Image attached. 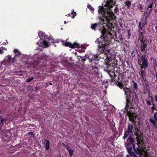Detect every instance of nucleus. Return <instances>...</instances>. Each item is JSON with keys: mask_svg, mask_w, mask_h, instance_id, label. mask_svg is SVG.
I'll return each instance as SVG.
<instances>
[{"mask_svg": "<svg viewBox=\"0 0 157 157\" xmlns=\"http://www.w3.org/2000/svg\"><path fill=\"white\" fill-rule=\"evenodd\" d=\"M103 16L100 18V22L95 23L91 25V28L92 29L96 30L97 27H100L99 31L101 35L99 38H98L95 42L98 44V53L104 54L106 57V59H109L110 57L108 55L111 56L112 54L110 52V49H108L110 44L109 37L111 36V32L114 28L113 24L112 23L116 17L114 14L113 19L109 21V22H106V17L102 15Z\"/></svg>", "mask_w": 157, "mask_h": 157, "instance_id": "nucleus-1", "label": "nucleus"}, {"mask_svg": "<svg viewBox=\"0 0 157 157\" xmlns=\"http://www.w3.org/2000/svg\"><path fill=\"white\" fill-rule=\"evenodd\" d=\"M124 94L126 98V105L125 109L127 111V115L129 118V120L132 124L129 123L128 128H133V125H135L140 121L139 117L135 113L128 111V109L129 107L134 109L133 105V102L135 101L137 99V96L136 92L133 90H131L130 88H126L124 89Z\"/></svg>", "mask_w": 157, "mask_h": 157, "instance_id": "nucleus-2", "label": "nucleus"}, {"mask_svg": "<svg viewBox=\"0 0 157 157\" xmlns=\"http://www.w3.org/2000/svg\"><path fill=\"white\" fill-rule=\"evenodd\" d=\"M140 42V51L146 54L147 52L148 40L146 38H145L144 40H141Z\"/></svg>", "mask_w": 157, "mask_h": 157, "instance_id": "nucleus-3", "label": "nucleus"}, {"mask_svg": "<svg viewBox=\"0 0 157 157\" xmlns=\"http://www.w3.org/2000/svg\"><path fill=\"white\" fill-rule=\"evenodd\" d=\"M146 56V55L145 54H141V56H140L141 61H139L138 60V62L140 64V65L141 66L140 67L147 68L148 67V63Z\"/></svg>", "mask_w": 157, "mask_h": 157, "instance_id": "nucleus-4", "label": "nucleus"}, {"mask_svg": "<svg viewBox=\"0 0 157 157\" xmlns=\"http://www.w3.org/2000/svg\"><path fill=\"white\" fill-rule=\"evenodd\" d=\"M105 67L104 69V71L106 72L111 77V80L112 82H113L114 81L116 82L115 80L114 79L115 78L114 77L115 75L116 76L115 72L111 70H108L109 67L110 66V65L108 63H105Z\"/></svg>", "mask_w": 157, "mask_h": 157, "instance_id": "nucleus-5", "label": "nucleus"}, {"mask_svg": "<svg viewBox=\"0 0 157 157\" xmlns=\"http://www.w3.org/2000/svg\"><path fill=\"white\" fill-rule=\"evenodd\" d=\"M146 68L140 67V71L139 72V74L141 76V80L144 82H147L146 79V72L145 71V69Z\"/></svg>", "mask_w": 157, "mask_h": 157, "instance_id": "nucleus-6", "label": "nucleus"}, {"mask_svg": "<svg viewBox=\"0 0 157 157\" xmlns=\"http://www.w3.org/2000/svg\"><path fill=\"white\" fill-rule=\"evenodd\" d=\"M127 141L128 142H129V143L128 144H130L131 145H132L133 149L136 154L137 155H138L139 152L138 149L137 148H136L135 147V142L134 139L130 136H129L127 139Z\"/></svg>", "mask_w": 157, "mask_h": 157, "instance_id": "nucleus-7", "label": "nucleus"}, {"mask_svg": "<svg viewBox=\"0 0 157 157\" xmlns=\"http://www.w3.org/2000/svg\"><path fill=\"white\" fill-rule=\"evenodd\" d=\"M156 110L157 111V110ZM149 121L151 124L157 128V112L154 113L153 119L151 118Z\"/></svg>", "mask_w": 157, "mask_h": 157, "instance_id": "nucleus-8", "label": "nucleus"}, {"mask_svg": "<svg viewBox=\"0 0 157 157\" xmlns=\"http://www.w3.org/2000/svg\"><path fill=\"white\" fill-rule=\"evenodd\" d=\"M149 97L146 99V104L148 106H150L152 105V103H154L153 102L154 100V98L149 94Z\"/></svg>", "mask_w": 157, "mask_h": 157, "instance_id": "nucleus-9", "label": "nucleus"}, {"mask_svg": "<svg viewBox=\"0 0 157 157\" xmlns=\"http://www.w3.org/2000/svg\"><path fill=\"white\" fill-rule=\"evenodd\" d=\"M133 128H128V130H126L124 133V135L123 137V139H124L126 138L128 136L129 134L132 135L133 132H132V129Z\"/></svg>", "mask_w": 157, "mask_h": 157, "instance_id": "nucleus-10", "label": "nucleus"}, {"mask_svg": "<svg viewBox=\"0 0 157 157\" xmlns=\"http://www.w3.org/2000/svg\"><path fill=\"white\" fill-rule=\"evenodd\" d=\"M98 64L97 63H93L91 65V67L90 68V70L94 71V72H96L98 71Z\"/></svg>", "mask_w": 157, "mask_h": 157, "instance_id": "nucleus-11", "label": "nucleus"}, {"mask_svg": "<svg viewBox=\"0 0 157 157\" xmlns=\"http://www.w3.org/2000/svg\"><path fill=\"white\" fill-rule=\"evenodd\" d=\"M43 144L45 146V149L47 151L49 148V141L45 139L43 140Z\"/></svg>", "mask_w": 157, "mask_h": 157, "instance_id": "nucleus-12", "label": "nucleus"}, {"mask_svg": "<svg viewBox=\"0 0 157 157\" xmlns=\"http://www.w3.org/2000/svg\"><path fill=\"white\" fill-rule=\"evenodd\" d=\"M38 35L40 38L42 40L44 38L45 39L48 38V36L45 33H44L41 31H39L38 32Z\"/></svg>", "mask_w": 157, "mask_h": 157, "instance_id": "nucleus-13", "label": "nucleus"}, {"mask_svg": "<svg viewBox=\"0 0 157 157\" xmlns=\"http://www.w3.org/2000/svg\"><path fill=\"white\" fill-rule=\"evenodd\" d=\"M78 60L79 61H81L82 63V64H83L84 63V62L86 60L87 57L86 56H78Z\"/></svg>", "mask_w": 157, "mask_h": 157, "instance_id": "nucleus-14", "label": "nucleus"}, {"mask_svg": "<svg viewBox=\"0 0 157 157\" xmlns=\"http://www.w3.org/2000/svg\"><path fill=\"white\" fill-rule=\"evenodd\" d=\"M125 145L128 153L132 151V146L130 144H125Z\"/></svg>", "mask_w": 157, "mask_h": 157, "instance_id": "nucleus-15", "label": "nucleus"}, {"mask_svg": "<svg viewBox=\"0 0 157 157\" xmlns=\"http://www.w3.org/2000/svg\"><path fill=\"white\" fill-rule=\"evenodd\" d=\"M71 48H79L80 47V44L77 43L76 42H75L73 44H71Z\"/></svg>", "mask_w": 157, "mask_h": 157, "instance_id": "nucleus-16", "label": "nucleus"}, {"mask_svg": "<svg viewBox=\"0 0 157 157\" xmlns=\"http://www.w3.org/2000/svg\"><path fill=\"white\" fill-rule=\"evenodd\" d=\"M98 56L97 55H95L93 56L92 57L91 59H90V62H93L94 61H96L97 60H99V59H98Z\"/></svg>", "mask_w": 157, "mask_h": 157, "instance_id": "nucleus-17", "label": "nucleus"}, {"mask_svg": "<svg viewBox=\"0 0 157 157\" xmlns=\"http://www.w3.org/2000/svg\"><path fill=\"white\" fill-rule=\"evenodd\" d=\"M139 33V38L138 39L140 41L141 40H144L145 38H144V36L143 35V33L142 32H140V33Z\"/></svg>", "mask_w": 157, "mask_h": 157, "instance_id": "nucleus-18", "label": "nucleus"}, {"mask_svg": "<svg viewBox=\"0 0 157 157\" xmlns=\"http://www.w3.org/2000/svg\"><path fill=\"white\" fill-rule=\"evenodd\" d=\"M132 86L137 91L138 89V85L137 82L134 80L132 81Z\"/></svg>", "mask_w": 157, "mask_h": 157, "instance_id": "nucleus-19", "label": "nucleus"}, {"mask_svg": "<svg viewBox=\"0 0 157 157\" xmlns=\"http://www.w3.org/2000/svg\"><path fill=\"white\" fill-rule=\"evenodd\" d=\"M128 154L132 156V157H143L141 155H140L138 157L135 154V153L132 151H131L130 152H128Z\"/></svg>", "mask_w": 157, "mask_h": 157, "instance_id": "nucleus-20", "label": "nucleus"}, {"mask_svg": "<svg viewBox=\"0 0 157 157\" xmlns=\"http://www.w3.org/2000/svg\"><path fill=\"white\" fill-rule=\"evenodd\" d=\"M156 0H151L150 2V3L147 6V9L152 8L153 6V5L155 3V1Z\"/></svg>", "mask_w": 157, "mask_h": 157, "instance_id": "nucleus-21", "label": "nucleus"}, {"mask_svg": "<svg viewBox=\"0 0 157 157\" xmlns=\"http://www.w3.org/2000/svg\"><path fill=\"white\" fill-rule=\"evenodd\" d=\"M0 118H1V121L0 122V126L1 127H2L4 125V122L6 121V120L5 119L2 118V117L0 116Z\"/></svg>", "mask_w": 157, "mask_h": 157, "instance_id": "nucleus-22", "label": "nucleus"}, {"mask_svg": "<svg viewBox=\"0 0 157 157\" xmlns=\"http://www.w3.org/2000/svg\"><path fill=\"white\" fill-rule=\"evenodd\" d=\"M43 44L45 47L47 48L49 46V42L44 40H43Z\"/></svg>", "mask_w": 157, "mask_h": 157, "instance_id": "nucleus-23", "label": "nucleus"}, {"mask_svg": "<svg viewBox=\"0 0 157 157\" xmlns=\"http://www.w3.org/2000/svg\"><path fill=\"white\" fill-rule=\"evenodd\" d=\"M147 86H146V87L144 88V93L145 94H149V91L147 89Z\"/></svg>", "mask_w": 157, "mask_h": 157, "instance_id": "nucleus-24", "label": "nucleus"}, {"mask_svg": "<svg viewBox=\"0 0 157 157\" xmlns=\"http://www.w3.org/2000/svg\"><path fill=\"white\" fill-rule=\"evenodd\" d=\"M34 78L33 77H30L28 78L25 80V82H29L33 80Z\"/></svg>", "mask_w": 157, "mask_h": 157, "instance_id": "nucleus-25", "label": "nucleus"}, {"mask_svg": "<svg viewBox=\"0 0 157 157\" xmlns=\"http://www.w3.org/2000/svg\"><path fill=\"white\" fill-rule=\"evenodd\" d=\"M124 4L128 7H130L131 5V2L129 0H127L124 2Z\"/></svg>", "mask_w": 157, "mask_h": 157, "instance_id": "nucleus-26", "label": "nucleus"}, {"mask_svg": "<svg viewBox=\"0 0 157 157\" xmlns=\"http://www.w3.org/2000/svg\"><path fill=\"white\" fill-rule=\"evenodd\" d=\"M13 52L14 53L16 54V56H19L21 54L20 52L17 49H15Z\"/></svg>", "mask_w": 157, "mask_h": 157, "instance_id": "nucleus-27", "label": "nucleus"}, {"mask_svg": "<svg viewBox=\"0 0 157 157\" xmlns=\"http://www.w3.org/2000/svg\"><path fill=\"white\" fill-rule=\"evenodd\" d=\"M145 29L144 27L142 26L140 28L138 29V33L140 32H143L144 31Z\"/></svg>", "mask_w": 157, "mask_h": 157, "instance_id": "nucleus-28", "label": "nucleus"}, {"mask_svg": "<svg viewBox=\"0 0 157 157\" xmlns=\"http://www.w3.org/2000/svg\"><path fill=\"white\" fill-rule=\"evenodd\" d=\"M152 11V8H147V14H149L150 13H151V12Z\"/></svg>", "mask_w": 157, "mask_h": 157, "instance_id": "nucleus-29", "label": "nucleus"}, {"mask_svg": "<svg viewBox=\"0 0 157 157\" xmlns=\"http://www.w3.org/2000/svg\"><path fill=\"white\" fill-rule=\"evenodd\" d=\"M152 106L151 107V109L152 111L153 112H154V111L156 109V108L155 106V103H152Z\"/></svg>", "mask_w": 157, "mask_h": 157, "instance_id": "nucleus-30", "label": "nucleus"}, {"mask_svg": "<svg viewBox=\"0 0 157 157\" xmlns=\"http://www.w3.org/2000/svg\"><path fill=\"white\" fill-rule=\"evenodd\" d=\"M72 10V13H71V14L72 15L74 14V15L72 16V18H74L75 17V16H76V13L75 12L74 9H73Z\"/></svg>", "mask_w": 157, "mask_h": 157, "instance_id": "nucleus-31", "label": "nucleus"}, {"mask_svg": "<svg viewBox=\"0 0 157 157\" xmlns=\"http://www.w3.org/2000/svg\"><path fill=\"white\" fill-rule=\"evenodd\" d=\"M71 43H69L68 42H66L65 44V45L67 47H69L70 48H71Z\"/></svg>", "mask_w": 157, "mask_h": 157, "instance_id": "nucleus-32", "label": "nucleus"}, {"mask_svg": "<svg viewBox=\"0 0 157 157\" xmlns=\"http://www.w3.org/2000/svg\"><path fill=\"white\" fill-rule=\"evenodd\" d=\"M68 151L69 152V155H70L71 156H72V155H73V152H74L73 150L71 149Z\"/></svg>", "mask_w": 157, "mask_h": 157, "instance_id": "nucleus-33", "label": "nucleus"}, {"mask_svg": "<svg viewBox=\"0 0 157 157\" xmlns=\"http://www.w3.org/2000/svg\"><path fill=\"white\" fill-rule=\"evenodd\" d=\"M87 7L91 10L93 11L94 10V9L90 4L88 5Z\"/></svg>", "mask_w": 157, "mask_h": 157, "instance_id": "nucleus-34", "label": "nucleus"}, {"mask_svg": "<svg viewBox=\"0 0 157 157\" xmlns=\"http://www.w3.org/2000/svg\"><path fill=\"white\" fill-rule=\"evenodd\" d=\"M119 11V9L118 8L117 6H116L115 7L114 10V12L115 13H117Z\"/></svg>", "mask_w": 157, "mask_h": 157, "instance_id": "nucleus-35", "label": "nucleus"}, {"mask_svg": "<svg viewBox=\"0 0 157 157\" xmlns=\"http://www.w3.org/2000/svg\"><path fill=\"white\" fill-rule=\"evenodd\" d=\"M63 145L64 147L68 150V151L71 149V148L68 145H65L64 144H63Z\"/></svg>", "mask_w": 157, "mask_h": 157, "instance_id": "nucleus-36", "label": "nucleus"}, {"mask_svg": "<svg viewBox=\"0 0 157 157\" xmlns=\"http://www.w3.org/2000/svg\"><path fill=\"white\" fill-rule=\"evenodd\" d=\"M8 60L9 62H11V61L12 63L13 62V60H12L10 56L8 57Z\"/></svg>", "mask_w": 157, "mask_h": 157, "instance_id": "nucleus-37", "label": "nucleus"}, {"mask_svg": "<svg viewBox=\"0 0 157 157\" xmlns=\"http://www.w3.org/2000/svg\"><path fill=\"white\" fill-rule=\"evenodd\" d=\"M128 38H130L129 37H130V36H131V32L129 30H128Z\"/></svg>", "mask_w": 157, "mask_h": 157, "instance_id": "nucleus-38", "label": "nucleus"}, {"mask_svg": "<svg viewBox=\"0 0 157 157\" xmlns=\"http://www.w3.org/2000/svg\"><path fill=\"white\" fill-rule=\"evenodd\" d=\"M142 23L141 22H140L139 23V25H138V29L140 27H141L142 26Z\"/></svg>", "mask_w": 157, "mask_h": 157, "instance_id": "nucleus-39", "label": "nucleus"}, {"mask_svg": "<svg viewBox=\"0 0 157 157\" xmlns=\"http://www.w3.org/2000/svg\"><path fill=\"white\" fill-rule=\"evenodd\" d=\"M147 24V22H146V21H145L143 23L142 26L144 27V26Z\"/></svg>", "mask_w": 157, "mask_h": 157, "instance_id": "nucleus-40", "label": "nucleus"}, {"mask_svg": "<svg viewBox=\"0 0 157 157\" xmlns=\"http://www.w3.org/2000/svg\"><path fill=\"white\" fill-rule=\"evenodd\" d=\"M28 134H30L33 135V133L32 132H30L28 133Z\"/></svg>", "mask_w": 157, "mask_h": 157, "instance_id": "nucleus-41", "label": "nucleus"}, {"mask_svg": "<svg viewBox=\"0 0 157 157\" xmlns=\"http://www.w3.org/2000/svg\"><path fill=\"white\" fill-rule=\"evenodd\" d=\"M157 66V63H156L155 62V65H154V67L155 68V67H156Z\"/></svg>", "mask_w": 157, "mask_h": 157, "instance_id": "nucleus-42", "label": "nucleus"}, {"mask_svg": "<svg viewBox=\"0 0 157 157\" xmlns=\"http://www.w3.org/2000/svg\"><path fill=\"white\" fill-rule=\"evenodd\" d=\"M155 101H157V95H155Z\"/></svg>", "mask_w": 157, "mask_h": 157, "instance_id": "nucleus-43", "label": "nucleus"}, {"mask_svg": "<svg viewBox=\"0 0 157 157\" xmlns=\"http://www.w3.org/2000/svg\"><path fill=\"white\" fill-rule=\"evenodd\" d=\"M3 52V51L2 50L0 49V53L2 54Z\"/></svg>", "mask_w": 157, "mask_h": 157, "instance_id": "nucleus-44", "label": "nucleus"}, {"mask_svg": "<svg viewBox=\"0 0 157 157\" xmlns=\"http://www.w3.org/2000/svg\"><path fill=\"white\" fill-rule=\"evenodd\" d=\"M156 29V32L157 33V25L155 27Z\"/></svg>", "mask_w": 157, "mask_h": 157, "instance_id": "nucleus-45", "label": "nucleus"}, {"mask_svg": "<svg viewBox=\"0 0 157 157\" xmlns=\"http://www.w3.org/2000/svg\"><path fill=\"white\" fill-rule=\"evenodd\" d=\"M48 84L49 85H52L53 84L51 82H49Z\"/></svg>", "mask_w": 157, "mask_h": 157, "instance_id": "nucleus-46", "label": "nucleus"}, {"mask_svg": "<svg viewBox=\"0 0 157 157\" xmlns=\"http://www.w3.org/2000/svg\"><path fill=\"white\" fill-rule=\"evenodd\" d=\"M135 131H139L138 128H135Z\"/></svg>", "mask_w": 157, "mask_h": 157, "instance_id": "nucleus-47", "label": "nucleus"}, {"mask_svg": "<svg viewBox=\"0 0 157 157\" xmlns=\"http://www.w3.org/2000/svg\"><path fill=\"white\" fill-rule=\"evenodd\" d=\"M143 8V6L142 5H140V9H142Z\"/></svg>", "mask_w": 157, "mask_h": 157, "instance_id": "nucleus-48", "label": "nucleus"}, {"mask_svg": "<svg viewBox=\"0 0 157 157\" xmlns=\"http://www.w3.org/2000/svg\"><path fill=\"white\" fill-rule=\"evenodd\" d=\"M155 74H156V78L157 79V72H156Z\"/></svg>", "mask_w": 157, "mask_h": 157, "instance_id": "nucleus-49", "label": "nucleus"}, {"mask_svg": "<svg viewBox=\"0 0 157 157\" xmlns=\"http://www.w3.org/2000/svg\"><path fill=\"white\" fill-rule=\"evenodd\" d=\"M126 157H130V156L129 155H126Z\"/></svg>", "mask_w": 157, "mask_h": 157, "instance_id": "nucleus-50", "label": "nucleus"}, {"mask_svg": "<svg viewBox=\"0 0 157 157\" xmlns=\"http://www.w3.org/2000/svg\"><path fill=\"white\" fill-rule=\"evenodd\" d=\"M68 15H69V16H71V14H70V13H68Z\"/></svg>", "mask_w": 157, "mask_h": 157, "instance_id": "nucleus-51", "label": "nucleus"}, {"mask_svg": "<svg viewBox=\"0 0 157 157\" xmlns=\"http://www.w3.org/2000/svg\"><path fill=\"white\" fill-rule=\"evenodd\" d=\"M118 82V84H121V82Z\"/></svg>", "mask_w": 157, "mask_h": 157, "instance_id": "nucleus-52", "label": "nucleus"}, {"mask_svg": "<svg viewBox=\"0 0 157 157\" xmlns=\"http://www.w3.org/2000/svg\"><path fill=\"white\" fill-rule=\"evenodd\" d=\"M64 24H66L67 23V22H66V21H64Z\"/></svg>", "mask_w": 157, "mask_h": 157, "instance_id": "nucleus-53", "label": "nucleus"}, {"mask_svg": "<svg viewBox=\"0 0 157 157\" xmlns=\"http://www.w3.org/2000/svg\"><path fill=\"white\" fill-rule=\"evenodd\" d=\"M150 0H147V2H148V1H149Z\"/></svg>", "mask_w": 157, "mask_h": 157, "instance_id": "nucleus-54", "label": "nucleus"}, {"mask_svg": "<svg viewBox=\"0 0 157 157\" xmlns=\"http://www.w3.org/2000/svg\"><path fill=\"white\" fill-rule=\"evenodd\" d=\"M72 157V156H71V155H69V157Z\"/></svg>", "mask_w": 157, "mask_h": 157, "instance_id": "nucleus-55", "label": "nucleus"}, {"mask_svg": "<svg viewBox=\"0 0 157 157\" xmlns=\"http://www.w3.org/2000/svg\"><path fill=\"white\" fill-rule=\"evenodd\" d=\"M156 6V5H155V7Z\"/></svg>", "mask_w": 157, "mask_h": 157, "instance_id": "nucleus-56", "label": "nucleus"}, {"mask_svg": "<svg viewBox=\"0 0 157 157\" xmlns=\"http://www.w3.org/2000/svg\"><path fill=\"white\" fill-rule=\"evenodd\" d=\"M134 134H136L134 132Z\"/></svg>", "mask_w": 157, "mask_h": 157, "instance_id": "nucleus-57", "label": "nucleus"}, {"mask_svg": "<svg viewBox=\"0 0 157 157\" xmlns=\"http://www.w3.org/2000/svg\"><path fill=\"white\" fill-rule=\"evenodd\" d=\"M5 44H6V43H5Z\"/></svg>", "mask_w": 157, "mask_h": 157, "instance_id": "nucleus-58", "label": "nucleus"}, {"mask_svg": "<svg viewBox=\"0 0 157 157\" xmlns=\"http://www.w3.org/2000/svg\"><path fill=\"white\" fill-rule=\"evenodd\" d=\"M5 44H6V43H5Z\"/></svg>", "mask_w": 157, "mask_h": 157, "instance_id": "nucleus-59", "label": "nucleus"}, {"mask_svg": "<svg viewBox=\"0 0 157 157\" xmlns=\"http://www.w3.org/2000/svg\"><path fill=\"white\" fill-rule=\"evenodd\" d=\"M3 49H5V48H3Z\"/></svg>", "mask_w": 157, "mask_h": 157, "instance_id": "nucleus-60", "label": "nucleus"}]
</instances>
